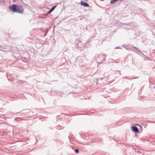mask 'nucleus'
<instances>
[{
    "label": "nucleus",
    "mask_w": 155,
    "mask_h": 155,
    "mask_svg": "<svg viewBox=\"0 0 155 155\" xmlns=\"http://www.w3.org/2000/svg\"><path fill=\"white\" fill-rule=\"evenodd\" d=\"M10 10L14 12H17L22 13L23 11V9L21 6H19L15 4L12 5L11 6L9 7Z\"/></svg>",
    "instance_id": "1"
},
{
    "label": "nucleus",
    "mask_w": 155,
    "mask_h": 155,
    "mask_svg": "<svg viewBox=\"0 0 155 155\" xmlns=\"http://www.w3.org/2000/svg\"><path fill=\"white\" fill-rule=\"evenodd\" d=\"M81 5L84 6V7H87L89 6V5L87 3H84L83 1H81Z\"/></svg>",
    "instance_id": "2"
},
{
    "label": "nucleus",
    "mask_w": 155,
    "mask_h": 155,
    "mask_svg": "<svg viewBox=\"0 0 155 155\" xmlns=\"http://www.w3.org/2000/svg\"><path fill=\"white\" fill-rule=\"evenodd\" d=\"M132 128L133 130L134 131V132H138V130L137 127H132Z\"/></svg>",
    "instance_id": "3"
},
{
    "label": "nucleus",
    "mask_w": 155,
    "mask_h": 155,
    "mask_svg": "<svg viewBox=\"0 0 155 155\" xmlns=\"http://www.w3.org/2000/svg\"><path fill=\"white\" fill-rule=\"evenodd\" d=\"M117 1V0H112L110 1V3L111 4L115 3Z\"/></svg>",
    "instance_id": "4"
},
{
    "label": "nucleus",
    "mask_w": 155,
    "mask_h": 155,
    "mask_svg": "<svg viewBox=\"0 0 155 155\" xmlns=\"http://www.w3.org/2000/svg\"><path fill=\"white\" fill-rule=\"evenodd\" d=\"M56 6V5L55 6H54L53 7L51 8V9L50 10H51V11H52L55 8Z\"/></svg>",
    "instance_id": "5"
},
{
    "label": "nucleus",
    "mask_w": 155,
    "mask_h": 155,
    "mask_svg": "<svg viewBox=\"0 0 155 155\" xmlns=\"http://www.w3.org/2000/svg\"><path fill=\"white\" fill-rule=\"evenodd\" d=\"M75 152L76 153H79V150L78 149H76L75 150Z\"/></svg>",
    "instance_id": "6"
},
{
    "label": "nucleus",
    "mask_w": 155,
    "mask_h": 155,
    "mask_svg": "<svg viewBox=\"0 0 155 155\" xmlns=\"http://www.w3.org/2000/svg\"><path fill=\"white\" fill-rule=\"evenodd\" d=\"M51 12H52V11H51V10H50L49 11V12H48V13H51Z\"/></svg>",
    "instance_id": "7"
}]
</instances>
